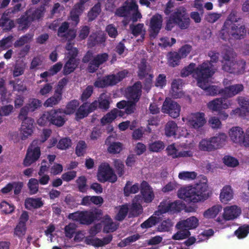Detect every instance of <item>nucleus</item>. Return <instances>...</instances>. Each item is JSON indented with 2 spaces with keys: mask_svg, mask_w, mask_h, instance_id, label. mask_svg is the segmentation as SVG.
<instances>
[{
  "mask_svg": "<svg viewBox=\"0 0 249 249\" xmlns=\"http://www.w3.org/2000/svg\"><path fill=\"white\" fill-rule=\"evenodd\" d=\"M212 195L207 182H199L193 186L181 187L178 190V196L187 202L196 203L204 202Z\"/></svg>",
  "mask_w": 249,
  "mask_h": 249,
  "instance_id": "obj_1",
  "label": "nucleus"
},
{
  "mask_svg": "<svg viewBox=\"0 0 249 249\" xmlns=\"http://www.w3.org/2000/svg\"><path fill=\"white\" fill-rule=\"evenodd\" d=\"M235 17H229L225 21L220 33V37L223 40L226 41L231 38L241 39L246 35L245 25L239 23Z\"/></svg>",
  "mask_w": 249,
  "mask_h": 249,
  "instance_id": "obj_2",
  "label": "nucleus"
},
{
  "mask_svg": "<svg viewBox=\"0 0 249 249\" xmlns=\"http://www.w3.org/2000/svg\"><path fill=\"white\" fill-rule=\"evenodd\" d=\"M102 212L101 210L95 211H77L71 213L68 217L69 219L79 222L80 224L89 225L96 220H99L101 218Z\"/></svg>",
  "mask_w": 249,
  "mask_h": 249,
  "instance_id": "obj_3",
  "label": "nucleus"
},
{
  "mask_svg": "<svg viewBox=\"0 0 249 249\" xmlns=\"http://www.w3.org/2000/svg\"><path fill=\"white\" fill-rule=\"evenodd\" d=\"M204 70L207 71L200 74V76L198 77V82L197 83V85L205 90L209 95L215 96L218 94L222 95L221 89H219L218 86L209 85V78L211 77L214 73V69L213 68L209 69L208 67H205Z\"/></svg>",
  "mask_w": 249,
  "mask_h": 249,
  "instance_id": "obj_4",
  "label": "nucleus"
},
{
  "mask_svg": "<svg viewBox=\"0 0 249 249\" xmlns=\"http://www.w3.org/2000/svg\"><path fill=\"white\" fill-rule=\"evenodd\" d=\"M229 136L232 142L245 147H249V127L246 133L239 126L232 127L229 131Z\"/></svg>",
  "mask_w": 249,
  "mask_h": 249,
  "instance_id": "obj_5",
  "label": "nucleus"
},
{
  "mask_svg": "<svg viewBox=\"0 0 249 249\" xmlns=\"http://www.w3.org/2000/svg\"><path fill=\"white\" fill-rule=\"evenodd\" d=\"M98 180L102 183L108 181L114 183L117 177L113 169L107 163H102L99 167L97 173Z\"/></svg>",
  "mask_w": 249,
  "mask_h": 249,
  "instance_id": "obj_6",
  "label": "nucleus"
},
{
  "mask_svg": "<svg viewBox=\"0 0 249 249\" xmlns=\"http://www.w3.org/2000/svg\"><path fill=\"white\" fill-rule=\"evenodd\" d=\"M184 207V204L179 200L171 202L170 200H163L158 206V211L161 213H168L174 214L180 212Z\"/></svg>",
  "mask_w": 249,
  "mask_h": 249,
  "instance_id": "obj_7",
  "label": "nucleus"
},
{
  "mask_svg": "<svg viewBox=\"0 0 249 249\" xmlns=\"http://www.w3.org/2000/svg\"><path fill=\"white\" fill-rule=\"evenodd\" d=\"M38 142L37 140H34L28 147L23 164L24 166H29L38 160L40 156V148L36 146Z\"/></svg>",
  "mask_w": 249,
  "mask_h": 249,
  "instance_id": "obj_8",
  "label": "nucleus"
},
{
  "mask_svg": "<svg viewBox=\"0 0 249 249\" xmlns=\"http://www.w3.org/2000/svg\"><path fill=\"white\" fill-rule=\"evenodd\" d=\"M161 111L164 113L168 114L173 118H176L179 115L180 106L172 99L166 98L163 103Z\"/></svg>",
  "mask_w": 249,
  "mask_h": 249,
  "instance_id": "obj_9",
  "label": "nucleus"
},
{
  "mask_svg": "<svg viewBox=\"0 0 249 249\" xmlns=\"http://www.w3.org/2000/svg\"><path fill=\"white\" fill-rule=\"evenodd\" d=\"M206 123L205 114L203 112L192 113L187 118V124L195 129L201 128Z\"/></svg>",
  "mask_w": 249,
  "mask_h": 249,
  "instance_id": "obj_10",
  "label": "nucleus"
},
{
  "mask_svg": "<svg viewBox=\"0 0 249 249\" xmlns=\"http://www.w3.org/2000/svg\"><path fill=\"white\" fill-rule=\"evenodd\" d=\"M140 197L142 201L146 203H151L155 197L153 188L149 183L145 180H143L140 185Z\"/></svg>",
  "mask_w": 249,
  "mask_h": 249,
  "instance_id": "obj_11",
  "label": "nucleus"
},
{
  "mask_svg": "<svg viewBox=\"0 0 249 249\" xmlns=\"http://www.w3.org/2000/svg\"><path fill=\"white\" fill-rule=\"evenodd\" d=\"M195 67L196 64L191 63L185 68L189 72H191V74L193 73V77L196 80L197 83L198 82V77L200 76V74L201 73H204L205 71H207L204 70L205 67H208V69H212V65L211 63L209 61H205L202 64L199 65L196 68Z\"/></svg>",
  "mask_w": 249,
  "mask_h": 249,
  "instance_id": "obj_12",
  "label": "nucleus"
},
{
  "mask_svg": "<svg viewBox=\"0 0 249 249\" xmlns=\"http://www.w3.org/2000/svg\"><path fill=\"white\" fill-rule=\"evenodd\" d=\"M117 16H141L138 10V6L135 3L131 2L118 9L116 12Z\"/></svg>",
  "mask_w": 249,
  "mask_h": 249,
  "instance_id": "obj_13",
  "label": "nucleus"
},
{
  "mask_svg": "<svg viewBox=\"0 0 249 249\" xmlns=\"http://www.w3.org/2000/svg\"><path fill=\"white\" fill-rule=\"evenodd\" d=\"M142 83L138 81L132 86L129 87L126 89V96L130 101L138 102L142 95Z\"/></svg>",
  "mask_w": 249,
  "mask_h": 249,
  "instance_id": "obj_14",
  "label": "nucleus"
},
{
  "mask_svg": "<svg viewBox=\"0 0 249 249\" xmlns=\"http://www.w3.org/2000/svg\"><path fill=\"white\" fill-rule=\"evenodd\" d=\"M108 58L107 53H102L97 54L89 63L87 70L90 73L95 72L100 66L106 62Z\"/></svg>",
  "mask_w": 249,
  "mask_h": 249,
  "instance_id": "obj_15",
  "label": "nucleus"
},
{
  "mask_svg": "<svg viewBox=\"0 0 249 249\" xmlns=\"http://www.w3.org/2000/svg\"><path fill=\"white\" fill-rule=\"evenodd\" d=\"M50 115L51 124L61 127L65 123V113H63V109H53L50 110Z\"/></svg>",
  "mask_w": 249,
  "mask_h": 249,
  "instance_id": "obj_16",
  "label": "nucleus"
},
{
  "mask_svg": "<svg viewBox=\"0 0 249 249\" xmlns=\"http://www.w3.org/2000/svg\"><path fill=\"white\" fill-rule=\"evenodd\" d=\"M162 17H152L151 18L148 29L151 38H156L159 33L162 27Z\"/></svg>",
  "mask_w": 249,
  "mask_h": 249,
  "instance_id": "obj_17",
  "label": "nucleus"
},
{
  "mask_svg": "<svg viewBox=\"0 0 249 249\" xmlns=\"http://www.w3.org/2000/svg\"><path fill=\"white\" fill-rule=\"evenodd\" d=\"M199 224L198 219L195 216H191L186 219L181 220L176 225L177 229L190 231L196 229Z\"/></svg>",
  "mask_w": 249,
  "mask_h": 249,
  "instance_id": "obj_18",
  "label": "nucleus"
},
{
  "mask_svg": "<svg viewBox=\"0 0 249 249\" xmlns=\"http://www.w3.org/2000/svg\"><path fill=\"white\" fill-rule=\"evenodd\" d=\"M231 105L229 101L225 102V99L215 98L207 104L208 108L213 111L219 112L223 109H227Z\"/></svg>",
  "mask_w": 249,
  "mask_h": 249,
  "instance_id": "obj_19",
  "label": "nucleus"
},
{
  "mask_svg": "<svg viewBox=\"0 0 249 249\" xmlns=\"http://www.w3.org/2000/svg\"><path fill=\"white\" fill-rule=\"evenodd\" d=\"M115 137L109 136L105 141V144L108 146L107 151L112 154H118L123 150V144L120 142H114Z\"/></svg>",
  "mask_w": 249,
  "mask_h": 249,
  "instance_id": "obj_20",
  "label": "nucleus"
},
{
  "mask_svg": "<svg viewBox=\"0 0 249 249\" xmlns=\"http://www.w3.org/2000/svg\"><path fill=\"white\" fill-rule=\"evenodd\" d=\"M34 120L33 119H28L24 122H22L21 127V139L22 140H26L29 136H31L33 132Z\"/></svg>",
  "mask_w": 249,
  "mask_h": 249,
  "instance_id": "obj_21",
  "label": "nucleus"
},
{
  "mask_svg": "<svg viewBox=\"0 0 249 249\" xmlns=\"http://www.w3.org/2000/svg\"><path fill=\"white\" fill-rule=\"evenodd\" d=\"M243 89L242 84H235L221 89V92L225 98H231L242 91Z\"/></svg>",
  "mask_w": 249,
  "mask_h": 249,
  "instance_id": "obj_22",
  "label": "nucleus"
},
{
  "mask_svg": "<svg viewBox=\"0 0 249 249\" xmlns=\"http://www.w3.org/2000/svg\"><path fill=\"white\" fill-rule=\"evenodd\" d=\"M241 213V209L236 205L227 206L224 209L223 216L225 220H231L236 218Z\"/></svg>",
  "mask_w": 249,
  "mask_h": 249,
  "instance_id": "obj_23",
  "label": "nucleus"
},
{
  "mask_svg": "<svg viewBox=\"0 0 249 249\" xmlns=\"http://www.w3.org/2000/svg\"><path fill=\"white\" fill-rule=\"evenodd\" d=\"M44 203L41 198L28 197L25 200V207L27 210L38 209L43 206Z\"/></svg>",
  "mask_w": 249,
  "mask_h": 249,
  "instance_id": "obj_24",
  "label": "nucleus"
},
{
  "mask_svg": "<svg viewBox=\"0 0 249 249\" xmlns=\"http://www.w3.org/2000/svg\"><path fill=\"white\" fill-rule=\"evenodd\" d=\"M102 222L104 224V232H113L118 228V225L112 221V219L108 215H106L103 217Z\"/></svg>",
  "mask_w": 249,
  "mask_h": 249,
  "instance_id": "obj_25",
  "label": "nucleus"
},
{
  "mask_svg": "<svg viewBox=\"0 0 249 249\" xmlns=\"http://www.w3.org/2000/svg\"><path fill=\"white\" fill-rule=\"evenodd\" d=\"M198 148L200 150L205 152H212L216 150L212 137L202 139L199 143Z\"/></svg>",
  "mask_w": 249,
  "mask_h": 249,
  "instance_id": "obj_26",
  "label": "nucleus"
},
{
  "mask_svg": "<svg viewBox=\"0 0 249 249\" xmlns=\"http://www.w3.org/2000/svg\"><path fill=\"white\" fill-rule=\"evenodd\" d=\"M227 138V135L224 133L216 134L215 136L212 137L216 150L222 148L226 144Z\"/></svg>",
  "mask_w": 249,
  "mask_h": 249,
  "instance_id": "obj_27",
  "label": "nucleus"
},
{
  "mask_svg": "<svg viewBox=\"0 0 249 249\" xmlns=\"http://www.w3.org/2000/svg\"><path fill=\"white\" fill-rule=\"evenodd\" d=\"M183 86V80L181 79H174L171 83L173 96L175 98H180L182 95L181 89Z\"/></svg>",
  "mask_w": 249,
  "mask_h": 249,
  "instance_id": "obj_28",
  "label": "nucleus"
},
{
  "mask_svg": "<svg viewBox=\"0 0 249 249\" xmlns=\"http://www.w3.org/2000/svg\"><path fill=\"white\" fill-rule=\"evenodd\" d=\"M129 28L131 34L135 37L141 36L140 40L142 41L144 38L146 31L142 23H138L136 25H130Z\"/></svg>",
  "mask_w": 249,
  "mask_h": 249,
  "instance_id": "obj_29",
  "label": "nucleus"
},
{
  "mask_svg": "<svg viewBox=\"0 0 249 249\" xmlns=\"http://www.w3.org/2000/svg\"><path fill=\"white\" fill-rule=\"evenodd\" d=\"M150 71V66L147 65L146 60L144 58L142 59L140 63L138 65V76L139 78L142 80Z\"/></svg>",
  "mask_w": 249,
  "mask_h": 249,
  "instance_id": "obj_30",
  "label": "nucleus"
},
{
  "mask_svg": "<svg viewBox=\"0 0 249 249\" xmlns=\"http://www.w3.org/2000/svg\"><path fill=\"white\" fill-rule=\"evenodd\" d=\"M233 197V191L229 185L224 186L220 194V199L222 203H227Z\"/></svg>",
  "mask_w": 249,
  "mask_h": 249,
  "instance_id": "obj_31",
  "label": "nucleus"
},
{
  "mask_svg": "<svg viewBox=\"0 0 249 249\" xmlns=\"http://www.w3.org/2000/svg\"><path fill=\"white\" fill-rule=\"evenodd\" d=\"M78 65L77 60L68 59L63 67L62 71L63 75H68L73 72L78 67Z\"/></svg>",
  "mask_w": 249,
  "mask_h": 249,
  "instance_id": "obj_32",
  "label": "nucleus"
},
{
  "mask_svg": "<svg viewBox=\"0 0 249 249\" xmlns=\"http://www.w3.org/2000/svg\"><path fill=\"white\" fill-rule=\"evenodd\" d=\"M113 78L111 79L110 75L103 77L102 78H98L94 83V86L98 88H104L108 86H113L112 83Z\"/></svg>",
  "mask_w": 249,
  "mask_h": 249,
  "instance_id": "obj_33",
  "label": "nucleus"
},
{
  "mask_svg": "<svg viewBox=\"0 0 249 249\" xmlns=\"http://www.w3.org/2000/svg\"><path fill=\"white\" fill-rule=\"evenodd\" d=\"M110 97L105 93L101 94L98 98L99 108L103 111H107L109 108Z\"/></svg>",
  "mask_w": 249,
  "mask_h": 249,
  "instance_id": "obj_34",
  "label": "nucleus"
},
{
  "mask_svg": "<svg viewBox=\"0 0 249 249\" xmlns=\"http://www.w3.org/2000/svg\"><path fill=\"white\" fill-rule=\"evenodd\" d=\"M62 95L54 91V95L48 98L44 103L45 107H53L57 105L62 100Z\"/></svg>",
  "mask_w": 249,
  "mask_h": 249,
  "instance_id": "obj_35",
  "label": "nucleus"
},
{
  "mask_svg": "<svg viewBox=\"0 0 249 249\" xmlns=\"http://www.w3.org/2000/svg\"><path fill=\"white\" fill-rule=\"evenodd\" d=\"M42 17H20L18 19V23L19 24L18 29L24 30L28 28L30 25L29 20L30 18H31L32 20L34 19H39Z\"/></svg>",
  "mask_w": 249,
  "mask_h": 249,
  "instance_id": "obj_36",
  "label": "nucleus"
},
{
  "mask_svg": "<svg viewBox=\"0 0 249 249\" xmlns=\"http://www.w3.org/2000/svg\"><path fill=\"white\" fill-rule=\"evenodd\" d=\"M88 103H83L77 109L75 112V118L76 120L82 119L88 116L90 113L87 108Z\"/></svg>",
  "mask_w": 249,
  "mask_h": 249,
  "instance_id": "obj_37",
  "label": "nucleus"
},
{
  "mask_svg": "<svg viewBox=\"0 0 249 249\" xmlns=\"http://www.w3.org/2000/svg\"><path fill=\"white\" fill-rule=\"evenodd\" d=\"M131 182L129 181H127L125 187L124 188V192L125 196H129L131 194H136L139 190H140V186L138 183H135L132 186Z\"/></svg>",
  "mask_w": 249,
  "mask_h": 249,
  "instance_id": "obj_38",
  "label": "nucleus"
},
{
  "mask_svg": "<svg viewBox=\"0 0 249 249\" xmlns=\"http://www.w3.org/2000/svg\"><path fill=\"white\" fill-rule=\"evenodd\" d=\"M148 150L152 152H160L165 148L164 143L161 141H155L148 144Z\"/></svg>",
  "mask_w": 249,
  "mask_h": 249,
  "instance_id": "obj_39",
  "label": "nucleus"
},
{
  "mask_svg": "<svg viewBox=\"0 0 249 249\" xmlns=\"http://www.w3.org/2000/svg\"><path fill=\"white\" fill-rule=\"evenodd\" d=\"M79 105V102L77 100H72L67 105L66 108L63 110V113L66 115L73 114Z\"/></svg>",
  "mask_w": 249,
  "mask_h": 249,
  "instance_id": "obj_40",
  "label": "nucleus"
},
{
  "mask_svg": "<svg viewBox=\"0 0 249 249\" xmlns=\"http://www.w3.org/2000/svg\"><path fill=\"white\" fill-rule=\"evenodd\" d=\"M177 128V124L175 122L169 121L165 125V134L167 137L175 136Z\"/></svg>",
  "mask_w": 249,
  "mask_h": 249,
  "instance_id": "obj_41",
  "label": "nucleus"
},
{
  "mask_svg": "<svg viewBox=\"0 0 249 249\" xmlns=\"http://www.w3.org/2000/svg\"><path fill=\"white\" fill-rule=\"evenodd\" d=\"M168 62L169 65L172 67H175L179 65L181 57L179 54L176 52H170L168 53Z\"/></svg>",
  "mask_w": 249,
  "mask_h": 249,
  "instance_id": "obj_42",
  "label": "nucleus"
},
{
  "mask_svg": "<svg viewBox=\"0 0 249 249\" xmlns=\"http://www.w3.org/2000/svg\"><path fill=\"white\" fill-rule=\"evenodd\" d=\"M175 21L181 29L188 28L190 25V19L188 17H173Z\"/></svg>",
  "mask_w": 249,
  "mask_h": 249,
  "instance_id": "obj_43",
  "label": "nucleus"
},
{
  "mask_svg": "<svg viewBox=\"0 0 249 249\" xmlns=\"http://www.w3.org/2000/svg\"><path fill=\"white\" fill-rule=\"evenodd\" d=\"M142 206L136 202H133L129 210V217H137L142 213Z\"/></svg>",
  "mask_w": 249,
  "mask_h": 249,
  "instance_id": "obj_44",
  "label": "nucleus"
},
{
  "mask_svg": "<svg viewBox=\"0 0 249 249\" xmlns=\"http://www.w3.org/2000/svg\"><path fill=\"white\" fill-rule=\"evenodd\" d=\"M0 19V26L4 31H10L14 27L15 24L13 20L9 19L7 17H1Z\"/></svg>",
  "mask_w": 249,
  "mask_h": 249,
  "instance_id": "obj_45",
  "label": "nucleus"
},
{
  "mask_svg": "<svg viewBox=\"0 0 249 249\" xmlns=\"http://www.w3.org/2000/svg\"><path fill=\"white\" fill-rule=\"evenodd\" d=\"M105 41L104 36H99L95 34L91 35L89 38V44L90 47L102 44Z\"/></svg>",
  "mask_w": 249,
  "mask_h": 249,
  "instance_id": "obj_46",
  "label": "nucleus"
},
{
  "mask_svg": "<svg viewBox=\"0 0 249 249\" xmlns=\"http://www.w3.org/2000/svg\"><path fill=\"white\" fill-rule=\"evenodd\" d=\"M33 37V35L30 34H26L21 36L14 43V47L18 48L23 46L24 44L31 41Z\"/></svg>",
  "mask_w": 249,
  "mask_h": 249,
  "instance_id": "obj_47",
  "label": "nucleus"
},
{
  "mask_svg": "<svg viewBox=\"0 0 249 249\" xmlns=\"http://www.w3.org/2000/svg\"><path fill=\"white\" fill-rule=\"evenodd\" d=\"M221 210L222 207L220 205L213 206L204 212V216L208 218L215 217Z\"/></svg>",
  "mask_w": 249,
  "mask_h": 249,
  "instance_id": "obj_48",
  "label": "nucleus"
},
{
  "mask_svg": "<svg viewBox=\"0 0 249 249\" xmlns=\"http://www.w3.org/2000/svg\"><path fill=\"white\" fill-rule=\"evenodd\" d=\"M249 233V225L245 224L240 226L235 232V235L239 238L242 239L246 237Z\"/></svg>",
  "mask_w": 249,
  "mask_h": 249,
  "instance_id": "obj_49",
  "label": "nucleus"
},
{
  "mask_svg": "<svg viewBox=\"0 0 249 249\" xmlns=\"http://www.w3.org/2000/svg\"><path fill=\"white\" fill-rule=\"evenodd\" d=\"M129 208L126 204L122 205L120 206V209L115 216V219L119 221H122L126 217Z\"/></svg>",
  "mask_w": 249,
  "mask_h": 249,
  "instance_id": "obj_50",
  "label": "nucleus"
},
{
  "mask_svg": "<svg viewBox=\"0 0 249 249\" xmlns=\"http://www.w3.org/2000/svg\"><path fill=\"white\" fill-rule=\"evenodd\" d=\"M222 63L223 64L222 70L223 71L231 73L236 72V66L237 64L233 60L227 61L226 62L222 61Z\"/></svg>",
  "mask_w": 249,
  "mask_h": 249,
  "instance_id": "obj_51",
  "label": "nucleus"
},
{
  "mask_svg": "<svg viewBox=\"0 0 249 249\" xmlns=\"http://www.w3.org/2000/svg\"><path fill=\"white\" fill-rule=\"evenodd\" d=\"M72 145L71 140L68 137L61 139L57 144V148L60 150H66L70 148Z\"/></svg>",
  "mask_w": 249,
  "mask_h": 249,
  "instance_id": "obj_52",
  "label": "nucleus"
},
{
  "mask_svg": "<svg viewBox=\"0 0 249 249\" xmlns=\"http://www.w3.org/2000/svg\"><path fill=\"white\" fill-rule=\"evenodd\" d=\"M87 148V144L84 141H79L75 147V154L78 157L83 156Z\"/></svg>",
  "mask_w": 249,
  "mask_h": 249,
  "instance_id": "obj_53",
  "label": "nucleus"
},
{
  "mask_svg": "<svg viewBox=\"0 0 249 249\" xmlns=\"http://www.w3.org/2000/svg\"><path fill=\"white\" fill-rule=\"evenodd\" d=\"M160 217L151 216L141 225L142 229H147L156 225L160 222Z\"/></svg>",
  "mask_w": 249,
  "mask_h": 249,
  "instance_id": "obj_54",
  "label": "nucleus"
},
{
  "mask_svg": "<svg viewBox=\"0 0 249 249\" xmlns=\"http://www.w3.org/2000/svg\"><path fill=\"white\" fill-rule=\"evenodd\" d=\"M27 230L26 226L23 224L18 223L14 229V234L18 238L21 239L24 236Z\"/></svg>",
  "mask_w": 249,
  "mask_h": 249,
  "instance_id": "obj_55",
  "label": "nucleus"
},
{
  "mask_svg": "<svg viewBox=\"0 0 249 249\" xmlns=\"http://www.w3.org/2000/svg\"><path fill=\"white\" fill-rule=\"evenodd\" d=\"M38 183L36 178H32L29 179L27 185L31 194H36L38 191Z\"/></svg>",
  "mask_w": 249,
  "mask_h": 249,
  "instance_id": "obj_56",
  "label": "nucleus"
},
{
  "mask_svg": "<svg viewBox=\"0 0 249 249\" xmlns=\"http://www.w3.org/2000/svg\"><path fill=\"white\" fill-rule=\"evenodd\" d=\"M76 227V224L73 223H70L66 225L64 228L65 236L70 239L73 237L75 232Z\"/></svg>",
  "mask_w": 249,
  "mask_h": 249,
  "instance_id": "obj_57",
  "label": "nucleus"
},
{
  "mask_svg": "<svg viewBox=\"0 0 249 249\" xmlns=\"http://www.w3.org/2000/svg\"><path fill=\"white\" fill-rule=\"evenodd\" d=\"M197 174L195 172L182 171L178 174V177L181 180H193L196 178Z\"/></svg>",
  "mask_w": 249,
  "mask_h": 249,
  "instance_id": "obj_58",
  "label": "nucleus"
},
{
  "mask_svg": "<svg viewBox=\"0 0 249 249\" xmlns=\"http://www.w3.org/2000/svg\"><path fill=\"white\" fill-rule=\"evenodd\" d=\"M179 231L174 234L172 239L176 240H182L186 239L191 235L190 231L183 229H178Z\"/></svg>",
  "mask_w": 249,
  "mask_h": 249,
  "instance_id": "obj_59",
  "label": "nucleus"
},
{
  "mask_svg": "<svg viewBox=\"0 0 249 249\" xmlns=\"http://www.w3.org/2000/svg\"><path fill=\"white\" fill-rule=\"evenodd\" d=\"M37 124L40 126L47 125L51 124L50 111H45L37 121Z\"/></svg>",
  "mask_w": 249,
  "mask_h": 249,
  "instance_id": "obj_60",
  "label": "nucleus"
},
{
  "mask_svg": "<svg viewBox=\"0 0 249 249\" xmlns=\"http://www.w3.org/2000/svg\"><path fill=\"white\" fill-rule=\"evenodd\" d=\"M115 119H116V115H115V112H113V109H112L103 116L101 120V124L104 125L112 123Z\"/></svg>",
  "mask_w": 249,
  "mask_h": 249,
  "instance_id": "obj_61",
  "label": "nucleus"
},
{
  "mask_svg": "<svg viewBox=\"0 0 249 249\" xmlns=\"http://www.w3.org/2000/svg\"><path fill=\"white\" fill-rule=\"evenodd\" d=\"M224 163L228 167H235L239 164L238 160L230 156H225L223 159Z\"/></svg>",
  "mask_w": 249,
  "mask_h": 249,
  "instance_id": "obj_62",
  "label": "nucleus"
},
{
  "mask_svg": "<svg viewBox=\"0 0 249 249\" xmlns=\"http://www.w3.org/2000/svg\"><path fill=\"white\" fill-rule=\"evenodd\" d=\"M167 84L166 76L164 74H160L156 77L155 86L160 89L163 88Z\"/></svg>",
  "mask_w": 249,
  "mask_h": 249,
  "instance_id": "obj_63",
  "label": "nucleus"
},
{
  "mask_svg": "<svg viewBox=\"0 0 249 249\" xmlns=\"http://www.w3.org/2000/svg\"><path fill=\"white\" fill-rule=\"evenodd\" d=\"M0 209L4 213L9 214L14 212L15 207L13 205L9 204L5 201H2L0 203Z\"/></svg>",
  "mask_w": 249,
  "mask_h": 249,
  "instance_id": "obj_64",
  "label": "nucleus"
}]
</instances>
